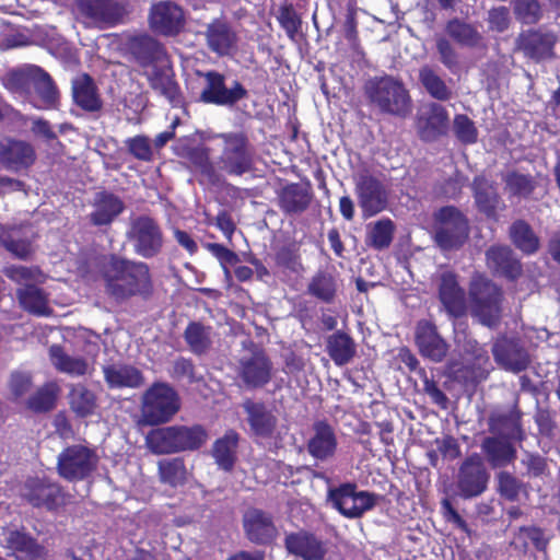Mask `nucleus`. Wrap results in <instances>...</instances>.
I'll list each match as a JSON object with an SVG mask.
<instances>
[{
  "label": "nucleus",
  "mask_w": 560,
  "mask_h": 560,
  "mask_svg": "<svg viewBox=\"0 0 560 560\" xmlns=\"http://www.w3.org/2000/svg\"><path fill=\"white\" fill-rule=\"evenodd\" d=\"M514 12L524 24H534L541 16L540 4L537 0H517L514 4Z\"/></svg>",
  "instance_id": "obj_64"
},
{
  "label": "nucleus",
  "mask_w": 560,
  "mask_h": 560,
  "mask_svg": "<svg viewBox=\"0 0 560 560\" xmlns=\"http://www.w3.org/2000/svg\"><path fill=\"white\" fill-rule=\"evenodd\" d=\"M74 10L88 26L98 28L114 27L128 14L126 0H75Z\"/></svg>",
  "instance_id": "obj_10"
},
{
  "label": "nucleus",
  "mask_w": 560,
  "mask_h": 560,
  "mask_svg": "<svg viewBox=\"0 0 560 560\" xmlns=\"http://www.w3.org/2000/svg\"><path fill=\"white\" fill-rule=\"evenodd\" d=\"M509 235L513 245L524 255H533L540 247L539 237L525 220L514 221L509 229Z\"/></svg>",
  "instance_id": "obj_43"
},
{
  "label": "nucleus",
  "mask_w": 560,
  "mask_h": 560,
  "mask_svg": "<svg viewBox=\"0 0 560 560\" xmlns=\"http://www.w3.org/2000/svg\"><path fill=\"white\" fill-rule=\"evenodd\" d=\"M278 22L291 40H295L301 28L302 21L292 5H283L279 9Z\"/></svg>",
  "instance_id": "obj_63"
},
{
  "label": "nucleus",
  "mask_w": 560,
  "mask_h": 560,
  "mask_svg": "<svg viewBox=\"0 0 560 560\" xmlns=\"http://www.w3.org/2000/svg\"><path fill=\"white\" fill-rule=\"evenodd\" d=\"M94 210L90 214L93 225L102 226L110 224L125 209L122 200L107 191L98 192L94 200Z\"/></svg>",
  "instance_id": "obj_35"
},
{
  "label": "nucleus",
  "mask_w": 560,
  "mask_h": 560,
  "mask_svg": "<svg viewBox=\"0 0 560 560\" xmlns=\"http://www.w3.org/2000/svg\"><path fill=\"white\" fill-rule=\"evenodd\" d=\"M469 296L471 312L479 322L488 327L499 323L501 316V289L485 277H474L470 282Z\"/></svg>",
  "instance_id": "obj_7"
},
{
  "label": "nucleus",
  "mask_w": 560,
  "mask_h": 560,
  "mask_svg": "<svg viewBox=\"0 0 560 560\" xmlns=\"http://www.w3.org/2000/svg\"><path fill=\"white\" fill-rule=\"evenodd\" d=\"M103 374L109 388H138L143 384L142 373L128 364H109L103 368Z\"/></svg>",
  "instance_id": "obj_37"
},
{
  "label": "nucleus",
  "mask_w": 560,
  "mask_h": 560,
  "mask_svg": "<svg viewBox=\"0 0 560 560\" xmlns=\"http://www.w3.org/2000/svg\"><path fill=\"white\" fill-rule=\"evenodd\" d=\"M173 151L175 155L187 161L194 172L199 173L210 182L215 180L217 172L206 147L191 145L187 140H179L174 144Z\"/></svg>",
  "instance_id": "obj_29"
},
{
  "label": "nucleus",
  "mask_w": 560,
  "mask_h": 560,
  "mask_svg": "<svg viewBox=\"0 0 560 560\" xmlns=\"http://www.w3.org/2000/svg\"><path fill=\"white\" fill-rule=\"evenodd\" d=\"M19 232L12 231L0 235L3 247L19 259H27L32 253V244L26 238L18 237Z\"/></svg>",
  "instance_id": "obj_60"
},
{
  "label": "nucleus",
  "mask_w": 560,
  "mask_h": 560,
  "mask_svg": "<svg viewBox=\"0 0 560 560\" xmlns=\"http://www.w3.org/2000/svg\"><path fill=\"white\" fill-rule=\"evenodd\" d=\"M284 546L289 555L301 560H324L327 553L326 544L306 530L288 534Z\"/></svg>",
  "instance_id": "obj_24"
},
{
  "label": "nucleus",
  "mask_w": 560,
  "mask_h": 560,
  "mask_svg": "<svg viewBox=\"0 0 560 560\" xmlns=\"http://www.w3.org/2000/svg\"><path fill=\"white\" fill-rule=\"evenodd\" d=\"M149 22L151 28L161 35H177L185 24L180 5L173 1H160L151 7Z\"/></svg>",
  "instance_id": "obj_20"
},
{
  "label": "nucleus",
  "mask_w": 560,
  "mask_h": 560,
  "mask_svg": "<svg viewBox=\"0 0 560 560\" xmlns=\"http://www.w3.org/2000/svg\"><path fill=\"white\" fill-rule=\"evenodd\" d=\"M206 247L219 260L225 279L231 280L230 267L235 266L240 261L238 255L219 243H208Z\"/></svg>",
  "instance_id": "obj_62"
},
{
  "label": "nucleus",
  "mask_w": 560,
  "mask_h": 560,
  "mask_svg": "<svg viewBox=\"0 0 560 560\" xmlns=\"http://www.w3.org/2000/svg\"><path fill=\"white\" fill-rule=\"evenodd\" d=\"M243 524L247 538L255 544H269L276 537L277 528L272 517L261 510H248L244 514Z\"/></svg>",
  "instance_id": "obj_31"
},
{
  "label": "nucleus",
  "mask_w": 560,
  "mask_h": 560,
  "mask_svg": "<svg viewBox=\"0 0 560 560\" xmlns=\"http://www.w3.org/2000/svg\"><path fill=\"white\" fill-rule=\"evenodd\" d=\"M313 434L307 441L308 454L316 460L326 462L336 454L338 441L332 427L323 420L314 422Z\"/></svg>",
  "instance_id": "obj_28"
},
{
  "label": "nucleus",
  "mask_w": 560,
  "mask_h": 560,
  "mask_svg": "<svg viewBox=\"0 0 560 560\" xmlns=\"http://www.w3.org/2000/svg\"><path fill=\"white\" fill-rule=\"evenodd\" d=\"M275 260L278 267L292 273H300L303 271L299 249L293 245L280 247L276 253Z\"/></svg>",
  "instance_id": "obj_58"
},
{
  "label": "nucleus",
  "mask_w": 560,
  "mask_h": 560,
  "mask_svg": "<svg viewBox=\"0 0 560 560\" xmlns=\"http://www.w3.org/2000/svg\"><path fill=\"white\" fill-rule=\"evenodd\" d=\"M433 238L442 250L459 249L469 236L466 215L454 206H445L434 212Z\"/></svg>",
  "instance_id": "obj_5"
},
{
  "label": "nucleus",
  "mask_w": 560,
  "mask_h": 560,
  "mask_svg": "<svg viewBox=\"0 0 560 560\" xmlns=\"http://www.w3.org/2000/svg\"><path fill=\"white\" fill-rule=\"evenodd\" d=\"M16 298L20 306L35 316H48L51 310L48 304V295L35 284H26L16 289Z\"/></svg>",
  "instance_id": "obj_40"
},
{
  "label": "nucleus",
  "mask_w": 560,
  "mask_h": 560,
  "mask_svg": "<svg viewBox=\"0 0 560 560\" xmlns=\"http://www.w3.org/2000/svg\"><path fill=\"white\" fill-rule=\"evenodd\" d=\"M328 501L343 516L358 518L375 506L376 495L358 491L354 483L346 482L328 490Z\"/></svg>",
  "instance_id": "obj_13"
},
{
  "label": "nucleus",
  "mask_w": 560,
  "mask_h": 560,
  "mask_svg": "<svg viewBox=\"0 0 560 560\" xmlns=\"http://www.w3.org/2000/svg\"><path fill=\"white\" fill-rule=\"evenodd\" d=\"M311 196L299 184L285 186L279 195L280 208L288 214L301 213L307 209Z\"/></svg>",
  "instance_id": "obj_46"
},
{
  "label": "nucleus",
  "mask_w": 560,
  "mask_h": 560,
  "mask_svg": "<svg viewBox=\"0 0 560 560\" xmlns=\"http://www.w3.org/2000/svg\"><path fill=\"white\" fill-rule=\"evenodd\" d=\"M180 408L176 390L167 383L152 384L141 397V425H159L173 419Z\"/></svg>",
  "instance_id": "obj_4"
},
{
  "label": "nucleus",
  "mask_w": 560,
  "mask_h": 560,
  "mask_svg": "<svg viewBox=\"0 0 560 560\" xmlns=\"http://www.w3.org/2000/svg\"><path fill=\"white\" fill-rule=\"evenodd\" d=\"M197 73L203 79L198 97V101L203 104L232 108L248 95L247 90L237 80H233L230 85H226V78L221 72L209 70Z\"/></svg>",
  "instance_id": "obj_8"
},
{
  "label": "nucleus",
  "mask_w": 560,
  "mask_h": 560,
  "mask_svg": "<svg viewBox=\"0 0 560 560\" xmlns=\"http://www.w3.org/2000/svg\"><path fill=\"white\" fill-rule=\"evenodd\" d=\"M215 139L221 141L219 167L229 175L242 176L249 172L254 163V152L244 132L218 133Z\"/></svg>",
  "instance_id": "obj_6"
},
{
  "label": "nucleus",
  "mask_w": 560,
  "mask_h": 560,
  "mask_svg": "<svg viewBox=\"0 0 560 560\" xmlns=\"http://www.w3.org/2000/svg\"><path fill=\"white\" fill-rule=\"evenodd\" d=\"M490 474L481 458L470 455L463 460L455 476V493L463 500L480 497L487 489Z\"/></svg>",
  "instance_id": "obj_12"
},
{
  "label": "nucleus",
  "mask_w": 560,
  "mask_h": 560,
  "mask_svg": "<svg viewBox=\"0 0 560 560\" xmlns=\"http://www.w3.org/2000/svg\"><path fill=\"white\" fill-rule=\"evenodd\" d=\"M98 456L92 448L75 444L66 447L59 455L57 471L68 481H80L89 478L96 469Z\"/></svg>",
  "instance_id": "obj_11"
},
{
  "label": "nucleus",
  "mask_w": 560,
  "mask_h": 560,
  "mask_svg": "<svg viewBox=\"0 0 560 560\" xmlns=\"http://www.w3.org/2000/svg\"><path fill=\"white\" fill-rule=\"evenodd\" d=\"M419 81L432 98L444 102L452 97V90L431 67L420 68Z\"/></svg>",
  "instance_id": "obj_50"
},
{
  "label": "nucleus",
  "mask_w": 560,
  "mask_h": 560,
  "mask_svg": "<svg viewBox=\"0 0 560 560\" xmlns=\"http://www.w3.org/2000/svg\"><path fill=\"white\" fill-rule=\"evenodd\" d=\"M336 278L327 271L316 272L307 285V293L324 303H331L336 296Z\"/></svg>",
  "instance_id": "obj_48"
},
{
  "label": "nucleus",
  "mask_w": 560,
  "mask_h": 560,
  "mask_svg": "<svg viewBox=\"0 0 560 560\" xmlns=\"http://www.w3.org/2000/svg\"><path fill=\"white\" fill-rule=\"evenodd\" d=\"M184 339L194 354L202 355L212 346V327L200 322H190L184 331Z\"/></svg>",
  "instance_id": "obj_44"
},
{
  "label": "nucleus",
  "mask_w": 560,
  "mask_h": 560,
  "mask_svg": "<svg viewBox=\"0 0 560 560\" xmlns=\"http://www.w3.org/2000/svg\"><path fill=\"white\" fill-rule=\"evenodd\" d=\"M504 183L508 192L518 198H527L535 189L532 176L517 172L506 174Z\"/></svg>",
  "instance_id": "obj_54"
},
{
  "label": "nucleus",
  "mask_w": 560,
  "mask_h": 560,
  "mask_svg": "<svg viewBox=\"0 0 560 560\" xmlns=\"http://www.w3.org/2000/svg\"><path fill=\"white\" fill-rule=\"evenodd\" d=\"M142 74L147 78L150 86L155 92L160 93L173 104L178 102L179 88L174 79L170 59L143 70Z\"/></svg>",
  "instance_id": "obj_30"
},
{
  "label": "nucleus",
  "mask_w": 560,
  "mask_h": 560,
  "mask_svg": "<svg viewBox=\"0 0 560 560\" xmlns=\"http://www.w3.org/2000/svg\"><path fill=\"white\" fill-rule=\"evenodd\" d=\"M369 103L382 114L406 117L411 112V97L404 82L393 75L370 78L364 84Z\"/></svg>",
  "instance_id": "obj_3"
},
{
  "label": "nucleus",
  "mask_w": 560,
  "mask_h": 560,
  "mask_svg": "<svg viewBox=\"0 0 560 560\" xmlns=\"http://www.w3.org/2000/svg\"><path fill=\"white\" fill-rule=\"evenodd\" d=\"M59 387L56 383H46L27 399V407L35 412H45L55 407Z\"/></svg>",
  "instance_id": "obj_53"
},
{
  "label": "nucleus",
  "mask_w": 560,
  "mask_h": 560,
  "mask_svg": "<svg viewBox=\"0 0 560 560\" xmlns=\"http://www.w3.org/2000/svg\"><path fill=\"white\" fill-rule=\"evenodd\" d=\"M453 131L456 139L465 145L475 144L478 141V129L467 115H455Z\"/></svg>",
  "instance_id": "obj_55"
},
{
  "label": "nucleus",
  "mask_w": 560,
  "mask_h": 560,
  "mask_svg": "<svg viewBox=\"0 0 560 560\" xmlns=\"http://www.w3.org/2000/svg\"><path fill=\"white\" fill-rule=\"evenodd\" d=\"M159 474L162 482L177 486L185 479L184 462L179 458L162 460L159 463Z\"/></svg>",
  "instance_id": "obj_57"
},
{
  "label": "nucleus",
  "mask_w": 560,
  "mask_h": 560,
  "mask_svg": "<svg viewBox=\"0 0 560 560\" xmlns=\"http://www.w3.org/2000/svg\"><path fill=\"white\" fill-rule=\"evenodd\" d=\"M52 365L62 373L72 376H82L88 372V362L81 357H72L65 352L61 346L52 345L49 348Z\"/></svg>",
  "instance_id": "obj_45"
},
{
  "label": "nucleus",
  "mask_w": 560,
  "mask_h": 560,
  "mask_svg": "<svg viewBox=\"0 0 560 560\" xmlns=\"http://www.w3.org/2000/svg\"><path fill=\"white\" fill-rule=\"evenodd\" d=\"M35 159V150L28 142L13 139L0 142V164L8 171L27 170Z\"/></svg>",
  "instance_id": "obj_26"
},
{
  "label": "nucleus",
  "mask_w": 560,
  "mask_h": 560,
  "mask_svg": "<svg viewBox=\"0 0 560 560\" xmlns=\"http://www.w3.org/2000/svg\"><path fill=\"white\" fill-rule=\"evenodd\" d=\"M35 72L36 75L34 77L32 89L35 91L36 98L32 95V97L27 100V103L37 109L54 108L59 98L55 82L49 73L39 66Z\"/></svg>",
  "instance_id": "obj_34"
},
{
  "label": "nucleus",
  "mask_w": 560,
  "mask_h": 560,
  "mask_svg": "<svg viewBox=\"0 0 560 560\" xmlns=\"http://www.w3.org/2000/svg\"><path fill=\"white\" fill-rule=\"evenodd\" d=\"M128 238L133 245L135 253L143 258L156 256L163 244L160 226L148 215L137 217L131 221Z\"/></svg>",
  "instance_id": "obj_14"
},
{
  "label": "nucleus",
  "mask_w": 560,
  "mask_h": 560,
  "mask_svg": "<svg viewBox=\"0 0 560 560\" xmlns=\"http://www.w3.org/2000/svg\"><path fill=\"white\" fill-rule=\"evenodd\" d=\"M73 100L78 106L86 112H97L102 108V101L97 89L88 74L78 77L72 82Z\"/></svg>",
  "instance_id": "obj_42"
},
{
  "label": "nucleus",
  "mask_w": 560,
  "mask_h": 560,
  "mask_svg": "<svg viewBox=\"0 0 560 560\" xmlns=\"http://www.w3.org/2000/svg\"><path fill=\"white\" fill-rule=\"evenodd\" d=\"M395 233V224L384 218L374 222L368 232V245L376 250H383L390 246Z\"/></svg>",
  "instance_id": "obj_51"
},
{
  "label": "nucleus",
  "mask_w": 560,
  "mask_h": 560,
  "mask_svg": "<svg viewBox=\"0 0 560 560\" xmlns=\"http://www.w3.org/2000/svg\"><path fill=\"white\" fill-rule=\"evenodd\" d=\"M71 409L80 417H86L93 413L96 406V398L92 390L84 385L72 386L69 394Z\"/></svg>",
  "instance_id": "obj_52"
},
{
  "label": "nucleus",
  "mask_w": 560,
  "mask_h": 560,
  "mask_svg": "<svg viewBox=\"0 0 560 560\" xmlns=\"http://www.w3.org/2000/svg\"><path fill=\"white\" fill-rule=\"evenodd\" d=\"M471 189L478 210L489 218H494L500 197L493 183L485 176L478 175L472 180Z\"/></svg>",
  "instance_id": "obj_39"
},
{
  "label": "nucleus",
  "mask_w": 560,
  "mask_h": 560,
  "mask_svg": "<svg viewBox=\"0 0 560 560\" xmlns=\"http://www.w3.org/2000/svg\"><path fill=\"white\" fill-rule=\"evenodd\" d=\"M557 39L553 32L530 30L518 36L517 45L526 57L535 61H541L553 57Z\"/></svg>",
  "instance_id": "obj_23"
},
{
  "label": "nucleus",
  "mask_w": 560,
  "mask_h": 560,
  "mask_svg": "<svg viewBox=\"0 0 560 560\" xmlns=\"http://www.w3.org/2000/svg\"><path fill=\"white\" fill-rule=\"evenodd\" d=\"M415 342L419 353L435 363L442 362L448 353V343L440 335L435 324L427 319L417 323Z\"/></svg>",
  "instance_id": "obj_19"
},
{
  "label": "nucleus",
  "mask_w": 560,
  "mask_h": 560,
  "mask_svg": "<svg viewBox=\"0 0 560 560\" xmlns=\"http://www.w3.org/2000/svg\"><path fill=\"white\" fill-rule=\"evenodd\" d=\"M38 66L25 65L21 68L13 69L7 73L3 79L5 89L14 95L15 98L21 100L22 103H27L32 97V83L36 75L35 70Z\"/></svg>",
  "instance_id": "obj_36"
},
{
  "label": "nucleus",
  "mask_w": 560,
  "mask_h": 560,
  "mask_svg": "<svg viewBox=\"0 0 560 560\" xmlns=\"http://www.w3.org/2000/svg\"><path fill=\"white\" fill-rule=\"evenodd\" d=\"M205 37L208 48L218 56H228L236 45V34L224 21L213 20L207 24Z\"/></svg>",
  "instance_id": "obj_33"
},
{
  "label": "nucleus",
  "mask_w": 560,
  "mask_h": 560,
  "mask_svg": "<svg viewBox=\"0 0 560 560\" xmlns=\"http://www.w3.org/2000/svg\"><path fill=\"white\" fill-rule=\"evenodd\" d=\"M128 51L132 59L143 69H149L168 59L163 45L150 35H135L128 40Z\"/></svg>",
  "instance_id": "obj_22"
},
{
  "label": "nucleus",
  "mask_w": 560,
  "mask_h": 560,
  "mask_svg": "<svg viewBox=\"0 0 560 560\" xmlns=\"http://www.w3.org/2000/svg\"><path fill=\"white\" fill-rule=\"evenodd\" d=\"M3 272L5 277H8L13 282L20 284V287L39 282L43 276L42 271L37 267H26L16 265L5 267Z\"/></svg>",
  "instance_id": "obj_59"
},
{
  "label": "nucleus",
  "mask_w": 560,
  "mask_h": 560,
  "mask_svg": "<svg viewBox=\"0 0 560 560\" xmlns=\"http://www.w3.org/2000/svg\"><path fill=\"white\" fill-rule=\"evenodd\" d=\"M238 441L240 434L234 430H229L212 446V456L217 465L224 471H231L235 465Z\"/></svg>",
  "instance_id": "obj_41"
},
{
  "label": "nucleus",
  "mask_w": 560,
  "mask_h": 560,
  "mask_svg": "<svg viewBox=\"0 0 560 560\" xmlns=\"http://www.w3.org/2000/svg\"><path fill=\"white\" fill-rule=\"evenodd\" d=\"M8 542L12 549L19 552L16 558L20 560H45L44 548L23 533L11 532Z\"/></svg>",
  "instance_id": "obj_49"
},
{
  "label": "nucleus",
  "mask_w": 560,
  "mask_h": 560,
  "mask_svg": "<svg viewBox=\"0 0 560 560\" xmlns=\"http://www.w3.org/2000/svg\"><path fill=\"white\" fill-rule=\"evenodd\" d=\"M273 365L262 350L244 355L238 362V376L249 389L261 388L272 378Z\"/></svg>",
  "instance_id": "obj_16"
},
{
  "label": "nucleus",
  "mask_w": 560,
  "mask_h": 560,
  "mask_svg": "<svg viewBox=\"0 0 560 560\" xmlns=\"http://www.w3.org/2000/svg\"><path fill=\"white\" fill-rule=\"evenodd\" d=\"M486 259L494 275L514 280L522 272V265L509 246L493 245L489 247L486 252Z\"/></svg>",
  "instance_id": "obj_32"
},
{
  "label": "nucleus",
  "mask_w": 560,
  "mask_h": 560,
  "mask_svg": "<svg viewBox=\"0 0 560 560\" xmlns=\"http://www.w3.org/2000/svg\"><path fill=\"white\" fill-rule=\"evenodd\" d=\"M208 440L207 430L200 425H168L152 429L145 436L148 448L156 455L199 450Z\"/></svg>",
  "instance_id": "obj_2"
},
{
  "label": "nucleus",
  "mask_w": 560,
  "mask_h": 560,
  "mask_svg": "<svg viewBox=\"0 0 560 560\" xmlns=\"http://www.w3.org/2000/svg\"><path fill=\"white\" fill-rule=\"evenodd\" d=\"M420 138L430 142L445 135L448 129V113L439 103H430L423 107L417 119Z\"/></svg>",
  "instance_id": "obj_25"
},
{
  "label": "nucleus",
  "mask_w": 560,
  "mask_h": 560,
  "mask_svg": "<svg viewBox=\"0 0 560 560\" xmlns=\"http://www.w3.org/2000/svg\"><path fill=\"white\" fill-rule=\"evenodd\" d=\"M355 194L363 215L369 218L382 212L388 202V194L381 179L361 174L355 179Z\"/></svg>",
  "instance_id": "obj_15"
},
{
  "label": "nucleus",
  "mask_w": 560,
  "mask_h": 560,
  "mask_svg": "<svg viewBox=\"0 0 560 560\" xmlns=\"http://www.w3.org/2000/svg\"><path fill=\"white\" fill-rule=\"evenodd\" d=\"M492 353L495 362L506 371L518 373L526 370L529 364L527 351L515 338H498L492 346Z\"/></svg>",
  "instance_id": "obj_21"
},
{
  "label": "nucleus",
  "mask_w": 560,
  "mask_h": 560,
  "mask_svg": "<svg viewBox=\"0 0 560 560\" xmlns=\"http://www.w3.org/2000/svg\"><path fill=\"white\" fill-rule=\"evenodd\" d=\"M445 31L453 40L464 47H476L481 40L477 28L458 18L451 19L445 25Z\"/></svg>",
  "instance_id": "obj_47"
},
{
  "label": "nucleus",
  "mask_w": 560,
  "mask_h": 560,
  "mask_svg": "<svg viewBox=\"0 0 560 560\" xmlns=\"http://www.w3.org/2000/svg\"><path fill=\"white\" fill-rule=\"evenodd\" d=\"M497 479L500 495L511 502L517 501L525 485L509 471H500Z\"/></svg>",
  "instance_id": "obj_56"
},
{
  "label": "nucleus",
  "mask_w": 560,
  "mask_h": 560,
  "mask_svg": "<svg viewBox=\"0 0 560 560\" xmlns=\"http://www.w3.org/2000/svg\"><path fill=\"white\" fill-rule=\"evenodd\" d=\"M102 278L106 294L117 303L133 296L147 300L153 293L150 268L142 261L112 254L102 266Z\"/></svg>",
  "instance_id": "obj_1"
},
{
  "label": "nucleus",
  "mask_w": 560,
  "mask_h": 560,
  "mask_svg": "<svg viewBox=\"0 0 560 560\" xmlns=\"http://www.w3.org/2000/svg\"><path fill=\"white\" fill-rule=\"evenodd\" d=\"M505 434L487 436L481 442V452L492 468H503L512 464L516 458V448L511 443L523 439V431L518 421L514 418H502L500 420Z\"/></svg>",
  "instance_id": "obj_9"
},
{
  "label": "nucleus",
  "mask_w": 560,
  "mask_h": 560,
  "mask_svg": "<svg viewBox=\"0 0 560 560\" xmlns=\"http://www.w3.org/2000/svg\"><path fill=\"white\" fill-rule=\"evenodd\" d=\"M439 299L446 313L452 317H459L466 312V293L459 285L457 276L452 271H444L440 276Z\"/></svg>",
  "instance_id": "obj_27"
},
{
  "label": "nucleus",
  "mask_w": 560,
  "mask_h": 560,
  "mask_svg": "<svg viewBox=\"0 0 560 560\" xmlns=\"http://www.w3.org/2000/svg\"><path fill=\"white\" fill-rule=\"evenodd\" d=\"M22 497L32 506L47 511H55L65 504L61 487L39 478H31L25 482Z\"/></svg>",
  "instance_id": "obj_17"
},
{
  "label": "nucleus",
  "mask_w": 560,
  "mask_h": 560,
  "mask_svg": "<svg viewBox=\"0 0 560 560\" xmlns=\"http://www.w3.org/2000/svg\"><path fill=\"white\" fill-rule=\"evenodd\" d=\"M125 147L128 152L137 160L142 162H150L153 159V150L151 147L150 139L147 136L138 135L135 137L127 138Z\"/></svg>",
  "instance_id": "obj_61"
},
{
  "label": "nucleus",
  "mask_w": 560,
  "mask_h": 560,
  "mask_svg": "<svg viewBox=\"0 0 560 560\" xmlns=\"http://www.w3.org/2000/svg\"><path fill=\"white\" fill-rule=\"evenodd\" d=\"M326 352L335 365H347L357 353V346L351 336L342 330H337L326 338Z\"/></svg>",
  "instance_id": "obj_38"
},
{
  "label": "nucleus",
  "mask_w": 560,
  "mask_h": 560,
  "mask_svg": "<svg viewBox=\"0 0 560 560\" xmlns=\"http://www.w3.org/2000/svg\"><path fill=\"white\" fill-rule=\"evenodd\" d=\"M242 407L250 434L258 440L272 439L278 424L273 409L262 401L249 398L243 401Z\"/></svg>",
  "instance_id": "obj_18"
}]
</instances>
